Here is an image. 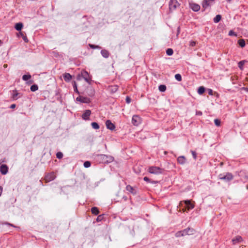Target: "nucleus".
<instances>
[{
    "mask_svg": "<svg viewBox=\"0 0 248 248\" xmlns=\"http://www.w3.org/2000/svg\"><path fill=\"white\" fill-rule=\"evenodd\" d=\"M194 207V202H192L191 201L189 200L181 201L179 203L180 210H182L184 211L191 210L193 209Z\"/></svg>",
    "mask_w": 248,
    "mask_h": 248,
    "instance_id": "nucleus-1",
    "label": "nucleus"
},
{
    "mask_svg": "<svg viewBox=\"0 0 248 248\" xmlns=\"http://www.w3.org/2000/svg\"><path fill=\"white\" fill-rule=\"evenodd\" d=\"M219 179L226 182H230L233 178V175L230 172H226L220 174L218 176Z\"/></svg>",
    "mask_w": 248,
    "mask_h": 248,
    "instance_id": "nucleus-2",
    "label": "nucleus"
},
{
    "mask_svg": "<svg viewBox=\"0 0 248 248\" xmlns=\"http://www.w3.org/2000/svg\"><path fill=\"white\" fill-rule=\"evenodd\" d=\"M99 159L103 163H108L112 162L113 158L111 156H108L105 155H98Z\"/></svg>",
    "mask_w": 248,
    "mask_h": 248,
    "instance_id": "nucleus-3",
    "label": "nucleus"
},
{
    "mask_svg": "<svg viewBox=\"0 0 248 248\" xmlns=\"http://www.w3.org/2000/svg\"><path fill=\"white\" fill-rule=\"evenodd\" d=\"M163 170L158 167L152 166L148 168V171L150 173L158 174L162 172Z\"/></svg>",
    "mask_w": 248,
    "mask_h": 248,
    "instance_id": "nucleus-4",
    "label": "nucleus"
},
{
    "mask_svg": "<svg viewBox=\"0 0 248 248\" xmlns=\"http://www.w3.org/2000/svg\"><path fill=\"white\" fill-rule=\"evenodd\" d=\"M81 75L82 77L84 80L88 83H90L91 81V78H90L88 73L85 70H82L81 72Z\"/></svg>",
    "mask_w": 248,
    "mask_h": 248,
    "instance_id": "nucleus-5",
    "label": "nucleus"
},
{
    "mask_svg": "<svg viewBox=\"0 0 248 248\" xmlns=\"http://www.w3.org/2000/svg\"><path fill=\"white\" fill-rule=\"evenodd\" d=\"M214 1L213 0H204L202 3V8L203 11L208 8L213 4Z\"/></svg>",
    "mask_w": 248,
    "mask_h": 248,
    "instance_id": "nucleus-6",
    "label": "nucleus"
},
{
    "mask_svg": "<svg viewBox=\"0 0 248 248\" xmlns=\"http://www.w3.org/2000/svg\"><path fill=\"white\" fill-rule=\"evenodd\" d=\"M56 177L55 174L54 172H51L47 174L45 177V180L46 183L49 182L53 180Z\"/></svg>",
    "mask_w": 248,
    "mask_h": 248,
    "instance_id": "nucleus-7",
    "label": "nucleus"
},
{
    "mask_svg": "<svg viewBox=\"0 0 248 248\" xmlns=\"http://www.w3.org/2000/svg\"><path fill=\"white\" fill-rule=\"evenodd\" d=\"M140 123V118L138 115H134L132 119V123L136 126L138 125Z\"/></svg>",
    "mask_w": 248,
    "mask_h": 248,
    "instance_id": "nucleus-8",
    "label": "nucleus"
},
{
    "mask_svg": "<svg viewBox=\"0 0 248 248\" xmlns=\"http://www.w3.org/2000/svg\"><path fill=\"white\" fill-rule=\"evenodd\" d=\"M76 100L77 101H79L81 103H89L90 102V100L89 98L86 97H84L82 96H79L77 98Z\"/></svg>",
    "mask_w": 248,
    "mask_h": 248,
    "instance_id": "nucleus-9",
    "label": "nucleus"
},
{
    "mask_svg": "<svg viewBox=\"0 0 248 248\" xmlns=\"http://www.w3.org/2000/svg\"><path fill=\"white\" fill-rule=\"evenodd\" d=\"M178 5V3L177 0H171L169 3L170 9L171 10H174Z\"/></svg>",
    "mask_w": 248,
    "mask_h": 248,
    "instance_id": "nucleus-10",
    "label": "nucleus"
},
{
    "mask_svg": "<svg viewBox=\"0 0 248 248\" xmlns=\"http://www.w3.org/2000/svg\"><path fill=\"white\" fill-rule=\"evenodd\" d=\"M126 190L132 194L133 195H136L137 193V190L136 187H133L130 185H127L126 186Z\"/></svg>",
    "mask_w": 248,
    "mask_h": 248,
    "instance_id": "nucleus-11",
    "label": "nucleus"
},
{
    "mask_svg": "<svg viewBox=\"0 0 248 248\" xmlns=\"http://www.w3.org/2000/svg\"><path fill=\"white\" fill-rule=\"evenodd\" d=\"M106 125L107 128L111 130H113L115 129V126L113 124H112L110 120H107L106 122Z\"/></svg>",
    "mask_w": 248,
    "mask_h": 248,
    "instance_id": "nucleus-12",
    "label": "nucleus"
},
{
    "mask_svg": "<svg viewBox=\"0 0 248 248\" xmlns=\"http://www.w3.org/2000/svg\"><path fill=\"white\" fill-rule=\"evenodd\" d=\"M8 168L6 165L2 164L0 167V171L2 174L5 175L8 172Z\"/></svg>",
    "mask_w": 248,
    "mask_h": 248,
    "instance_id": "nucleus-13",
    "label": "nucleus"
},
{
    "mask_svg": "<svg viewBox=\"0 0 248 248\" xmlns=\"http://www.w3.org/2000/svg\"><path fill=\"white\" fill-rule=\"evenodd\" d=\"M190 8L195 12H198L200 9V6L196 3H192L189 4Z\"/></svg>",
    "mask_w": 248,
    "mask_h": 248,
    "instance_id": "nucleus-14",
    "label": "nucleus"
},
{
    "mask_svg": "<svg viewBox=\"0 0 248 248\" xmlns=\"http://www.w3.org/2000/svg\"><path fill=\"white\" fill-rule=\"evenodd\" d=\"M91 114V110L88 109L86 110L84 113L82 115V118L83 119L85 120H87L89 119V117Z\"/></svg>",
    "mask_w": 248,
    "mask_h": 248,
    "instance_id": "nucleus-15",
    "label": "nucleus"
},
{
    "mask_svg": "<svg viewBox=\"0 0 248 248\" xmlns=\"http://www.w3.org/2000/svg\"><path fill=\"white\" fill-rule=\"evenodd\" d=\"M242 241H243V238L240 235H237L232 239V244L233 245H235L238 243H240Z\"/></svg>",
    "mask_w": 248,
    "mask_h": 248,
    "instance_id": "nucleus-16",
    "label": "nucleus"
},
{
    "mask_svg": "<svg viewBox=\"0 0 248 248\" xmlns=\"http://www.w3.org/2000/svg\"><path fill=\"white\" fill-rule=\"evenodd\" d=\"M1 223L2 225H8V226H11V227H12L13 228H15L16 229V230H18V231H19L20 230V229H21L20 227L17 226H15L14 224L10 223H9L8 222H7V221L2 222Z\"/></svg>",
    "mask_w": 248,
    "mask_h": 248,
    "instance_id": "nucleus-17",
    "label": "nucleus"
},
{
    "mask_svg": "<svg viewBox=\"0 0 248 248\" xmlns=\"http://www.w3.org/2000/svg\"><path fill=\"white\" fill-rule=\"evenodd\" d=\"M1 223L2 225H8V226H11V227H12L13 228H15L16 229V230H18V231H19L20 230V229H21L20 227L17 226H15L14 224L10 223H9L8 222H7V221L2 222Z\"/></svg>",
    "mask_w": 248,
    "mask_h": 248,
    "instance_id": "nucleus-18",
    "label": "nucleus"
},
{
    "mask_svg": "<svg viewBox=\"0 0 248 248\" xmlns=\"http://www.w3.org/2000/svg\"><path fill=\"white\" fill-rule=\"evenodd\" d=\"M108 89L111 93H114L118 90V86L117 85H111L108 87Z\"/></svg>",
    "mask_w": 248,
    "mask_h": 248,
    "instance_id": "nucleus-19",
    "label": "nucleus"
},
{
    "mask_svg": "<svg viewBox=\"0 0 248 248\" xmlns=\"http://www.w3.org/2000/svg\"><path fill=\"white\" fill-rule=\"evenodd\" d=\"M177 161L179 164L184 165L186 162V158L184 156H180L177 158Z\"/></svg>",
    "mask_w": 248,
    "mask_h": 248,
    "instance_id": "nucleus-20",
    "label": "nucleus"
},
{
    "mask_svg": "<svg viewBox=\"0 0 248 248\" xmlns=\"http://www.w3.org/2000/svg\"><path fill=\"white\" fill-rule=\"evenodd\" d=\"M63 78L66 82L70 81L72 79V76L69 73H65L63 75Z\"/></svg>",
    "mask_w": 248,
    "mask_h": 248,
    "instance_id": "nucleus-21",
    "label": "nucleus"
},
{
    "mask_svg": "<svg viewBox=\"0 0 248 248\" xmlns=\"http://www.w3.org/2000/svg\"><path fill=\"white\" fill-rule=\"evenodd\" d=\"M102 56L105 58H108L109 56V52L106 49H102L101 51Z\"/></svg>",
    "mask_w": 248,
    "mask_h": 248,
    "instance_id": "nucleus-22",
    "label": "nucleus"
},
{
    "mask_svg": "<svg viewBox=\"0 0 248 248\" xmlns=\"http://www.w3.org/2000/svg\"><path fill=\"white\" fill-rule=\"evenodd\" d=\"M91 212L93 215L96 216L99 213V210L97 207H93L92 208Z\"/></svg>",
    "mask_w": 248,
    "mask_h": 248,
    "instance_id": "nucleus-23",
    "label": "nucleus"
},
{
    "mask_svg": "<svg viewBox=\"0 0 248 248\" xmlns=\"http://www.w3.org/2000/svg\"><path fill=\"white\" fill-rule=\"evenodd\" d=\"M23 24L22 23H16L15 25V29L17 30V31H21L22 28H23Z\"/></svg>",
    "mask_w": 248,
    "mask_h": 248,
    "instance_id": "nucleus-24",
    "label": "nucleus"
},
{
    "mask_svg": "<svg viewBox=\"0 0 248 248\" xmlns=\"http://www.w3.org/2000/svg\"><path fill=\"white\" fill-rule=\"evenodd\" d=\"M158 90L161 92H164L166 90V86L165 85H160L158 87Z\"/></svg>",
    "mask_w": 248,
    "mask_h": 248,
    "instance_id": "nucleus-25",
    "label": "nucleus"
},
{
    "mask_svg": "<svg viewBox=\"0 0 248 248\" xmlns=\"http://www.w3.org/2000/svg\"><path fill=\"white\" fill-rule=\"evenodd\" d=\"M205 92V88L203 86H201L198 88V93L199 94H202Z\"/></svg>",
    "mask_w": 248,
    "mask_h": 248,
    "instance_id": "nucleus-26",
    "label": "nucleus"
},
{
    "mask_svg": "<svg viewBox=\"0 0 248 248\" xmlns=\"http://www.w3.org/2000/svg\"><path fill=\"white\" fill-rule=\"evenodd\" d=\"M182 231V232L183 233V236H185L186 235H188V233L189 232V227H188L185 229H184Z\"/></svg>",
    "mask_w": 248,
    "mask_h": 248,
    "instance_id": "nucleus-27",
    "label": "nucleus"
},
{
    "mask_svg": "<svg viewBox=\"0 0 248 248\" xmlns=\"http://www.w3.org/2000/svg\"><path fill=\"white\" fill-rule=\"evenodd\" d=\"M238 43L241 47H244L245 46V41L244 39L239 40Z\"/></svg>",
    "mask_w": 248,
    "mask_h": 248,
    "instance_id": "nucleus-28",
    "label": "nucleus"
},
{
    "mask_svg": "<svg viewBox=\"0 0 248 248\" xmlns=\"http://www.w3.org/2000/svg\"><path fill=\"white\" fill-rule=\"evenodd\" d=\"M221 16L219 15H217L214 18V22L215 23H218L221 20Z\"/></svg>",
    "mask_w": 248,
    "mask_h": 248,
    "instance_id": "nucleus-29",
    "label": "nucleus"
},
{
    "mask_svg": "<svg viewBox=\"0 0 248 248\" xmlns=\"http://www.w3.org/2000/svg\"><path fill=\"white\" fill-rule=\"evenodd\" d=\"M245 63V61H241L238 62V67L241 70L243 69V66H244Z\"/></svg>",
    "mask_w": 248,
    "mask_h": 248,
    "instance_id": "nucleus-30",
    "label": "nucleus"
},
{
    "mask_svg": "<svg viewBox=\"0 0 248 248\" xmlns=\"http://www.w3.org/2000/svg\"><path fill=\"white\" fill-rule=\"evenodd\" d=\"M91 125L92 127L95 129H98L99 128V126L98 124L96 122H93L91 123Z\"/></svg>",
    "mask_w": 248,
    "mask_h": 248,
    "instance_id": "nucleus-31",
    "label": "nucleus"
},
{
    "mask_svg": "<svg viewBox=\"0 0 248 248\" xmlns=\"http://www.w3.org/2000/svg\"><path fill=\"white\" fill-rule=\"evenodd\" d=\"M73 86L74 92L78 93V94H79V93L78 90L77 85V83H76V81H73Z\"/></svg>",
    "mask_w": 248,
    "mask_h": 248,
    "instance_id": "nucleus-32",
    "label": "nucleus"
},
{
    "mask_svg": "<svg viewBox=\"0 0 248 248\" xmlns=\"http://www.w3.org/2000/svg\"><path fill=\"white\" fill-rule=\"evenodd\" d=\"M173 53V51L171 48H168L166 50V54L168 56H171Z\"/></svg>",
    "mask_w": 248,
    "mask_h": 248,
    "instance_id": "nucleus-33",
    "label": "nucleus"
},
{
    "mask_svg": "<svg viewBox=\"0 0 248 248\" xmlns=\"http://www.w3.org/2000/svg\"><path fill=\"white\" fill-rule=\"evenodd\" d=\"M38 89V87L37 85L34 84L31 87V90L32 92H35Z\"/></svg>",
    "mask_w": 248,
    "mask_h": 248,
    "instance_id": "nucleus-34",
    "label": "nucleus"
},
{
    "mask_svg": "<svg viewBox=\"0 0 248 248\" xmlns=\"http://www.w3.org/2000/svg\"><path fill=\"white\" fill-rule=\"evenodd\" d=\"M31 78L30 75H24L22 77V79L24 81H27Z\"/></svg>",
    "mask_w": 248,
    "mask_h": 248,
    "instance_id": "nucleus-35",
    "label": "nucleus"
},
{
    "mask_svg": "<svg viewBox=\"0 0 248 248\" xmlns=\"http://www.w3.org/2000/svg\"><path fill=\"white\" fill-rule=\"evenodd\" d=\"M175 78L178 81H181L182 80L181 75L179 74H176L175 75Z\"/></svg>",
    "mask_w": 248,
    "mask_h": 248,
    "instance_id": "nucleus-36",
    "label": "nucleus"
},
{
    "mask_svg": "<svg viewBox=\"0 0 248 248\" xmlns=\"http://www.w3.org/2000/svg\"><path fill=\"white\" fill-rule=\"evenodd\" d=\"M175 236L176 237H181V236H184L183 235V233L182 232V231H179L175 233Z\"/></svg>",
    "mask_w": 248,
    "mask_h": 248,
    "instance_id": "nucleus-37",
    "label": "nucleus"
},
{
    "mask_svg": "<svg viewBox=\"0 0 248 248\" xmlns=\"http://www.w3.org/2000/svg\"><path fill=\"white\" fill-rule=\"evenodd\" d=\"M91 164L90 161H87L84 163V167L85 168H89L91 166Z\"/></svg>",
    "mask_w": 248,
    "mask_h": 248,
    "instance_id": "nucleus-38",
    "label": "nucleus"
},
{
    "mask_svg": "<svg viewBox=\"0 0 248 248\" xmlns=\"http://www.w3.org/2000/svg\"><path fill=\"white\" fill-rule=\"evenodd\" d=\"M56 156L58 158L61 159L63 157V154L62 152H59L56 154Z\"/></svg>",
    "mask_w": 248,
    "mask_h": 248,
    "instance_id": "nucleus-39",
    "label": "nucleus"
},
{
    "mask_svg": "<svg viewBox=\"0 0 248 248\" xmlns=\"http://www.w3.org/2000/svg\"><path fill=\"white\" fill-rule=\"evenodd\" d=\"M20 34H21V36L22 37V38H23V40H24L25 42H26V43L28 42L29 40H28V38H27V36H25V35L23 34V33H22V32H20Z\"/></svg>",
    "mask_w": 248,
    "mask_h": 248,
    "instance_id": "nucleus-40",
    "label": "nucleus"
},
{
    "mask_svg": "<svg viewBox=\"0 0 248 248\" xmlns=\"http://www.w3.org/2000/svg\"><path fill=\"white\" fill-rule=\"evenodd\" d=\"M215 124L219 126L220 125V121L219 119H216L214 120Z\"/></svg>",
    "mask_w": 248,
    "mask_h": 248,
    "instance_id": "nucleus-41",
    "label": "nucleus"
},
{
    "mask_svg": "<svg viewBox=\"0 0 248 248\" xmlns=\"http://www.w3.org/2000/svg\"><path fill=\"white\" fill-rule=\"evenodd\" d=\"M195 232V230L193 228H189V232L188 233V235H192Z\"/></svg>",
    "mask_w": 248,
    "mask_h": 248,
    "instance_id": "nucleus-42",
    "label": "nucleus"
},
{
    "mask_svg": "<svg viewBox=\"0 0 248 248\" xmlns=\"http://www.w3.org/2000/svg\"><path fill=\"white\" fill-rule=\"evenodd\" d=\"M89 46L91 48L93 49L100 48V47L99 46H95L92 44H89Z\"/></svg>",
    "mask_w": 248,
    "mask_h": 248,
    "instance_id": "nucleus-43",
    "label": "nucleus"
},
{
    "mask_svg": "<svg viewBox=\"0 0 248 248\" xmlns=\"http://www.w3.org/2000/svg\"><path fill=\"white\" fill-rule=\"evenodd\" d=\"M18 95V93H17L16 92V93H13V94L12 95L13 98L14 99H16L17 98Z\"/></svg>",
    "mask_w": 248,
    "mask_h": 248,
    "instance_id": "nucleus-44",
    "label": "nucleus"
},
{
    "mask_svg": "<svg viewBox=\"0 0 248 248\" xmlns=\"http://www.w3.org/2000/svg\"><path fill=\"white\" fill-rule=\"evenodd\" d=\"M104 218H96V221H93V223L95 224V222H99L101 221Z\"/></svg>",
    "mask_w": 248,
    "mask_h": 248,
    "instance_id": "nucleus-45",
    "label": "nucleus"
},
{
    "mask_svg": "<svg viewBox=\"0 0 248 248\" xmlns=\"http://www.w3.org/2000/svg\"><path fill=\"white\" fill-rule=\"evenodd\" d=\"M191 154L192 155V156H193V158L195 159H196V157H197V154H196V153L195 151H191Z\"/></svg>",
    "mask_w": 248,
    "mask_h": 248,
    "instance_id": "nucleus-46",
    "label": "nucleus"
},
{
    "mask_svg": "<svg viewBox=\"0 0 248 248\" xmlns=\"http://www.w3.org/2000/svg\"><path fill=\"white\" fill-rule=\"evenodd\" d=\"M131 99L130 97L126 96V102L128 104L130 103L131 102Z\"/></svg>",
    "mask_w": 248,
    "mask_h": 248,
    "instance_id": "nucleus-47",
    "label": "nucleus"
},
{
    "mask_svg": "<svg viewBox=\"0 0 248 248\" xmlns=\"http://www.w3.org/2000/svg\"><path fill=\"white\" fill-rule=\"evenodd\" d=\"M229 35L230 36H232V35H236V34H235V33L233 31H230L229 32Z\"/></svg>",
    "mask_w": 248,
    "mask_h": 248,
    "instance_id": "nucleus-48",
    "label": "nucleus"
},
{
    "mask_svg": "<svg viewBox=\"0 0 248 248\" xmlns=\"http://www.w3.org/2000/svg\"><path fill=\"white\" fill-rule=\"evenodd\" d=\"M196 45V42L193 41H191L190 42V46H194Z\"/></svg>",
    "mask_w": 248,
    "mask_h": 248,
    "instance_id": "nucleus-49",
    "label": "nucleus"
},
{
    "mask_svg": "<svg viewBox=\"0 0 248 248\" xmlns=\"http://www.w3.org/2000/svg\"><path fill=\"white\" fill-rule=\"evenodd\" d=\"M143 180L147 182H151L150 179L148 177H144L143 178Z\"/></svg>",
    "mask_w": 248,
    "mask_h": 248,
    "instance_id": "nucleus-50",
    "label": "nucleus"
},
{
    "mask_svg": "<svg viewBox=\"0 0 248 248\" xmlns=\"http://www.w3.org/2000/svg\"><path fill=\"white\" fill-rule=\"evenodd\" d=\"M208 94L209 95H213V91L212 89H208Z\"/></svg>",
    "mask_w": 248,
    "mask_h": 248,
    "instance_id": "nucleus-51",
    "label": "nucleus"
},
{
    "mask_svg": "<svg viewBox=\"0 0 248 248\" xmlns=\"http://www.w3.org/2000/svg\"><path fill=\"white\" fill-rule=\"evenodd\" d=\"M202 112L201 111H196V115H202Z\"/></svg>",
    "mask_w": 248,
    "mask_h": 248,
    "instance_id": "nucleus-52",
    "label": "nucleus"
},
{
    "mask_svg": "<svg viewBox=\"0 0 248 248\" xmlns=\"http://www.w3.org/2000/svg\"><path fill=\"white\" fill-rule=\"evenodd\" d=\"M241 90H244V91L248 92V88L243 87L241 88Z\"/></svg>",
    "mask_w": 248,
    "mask_h": 248,
    "instance_id": "nucleus-53",
    "label": "nucleus"
},
{
    "mask_svg": "<svg viewBox=\"0 0 248 248\" xmlns=\"http://www.w3.org/2000/svg\"><path fill=\"white\" fill-rule=\"evenodd\" d=\"M16 105L15 104H12L10 106V108H14L15 107H16Z\"/></svg>",
    "mask_w": 248,
    "mask_h": 248,
    "instance_id": "nucleus-54",
    "label": "nucleus"
},
{
    "mask_svg": "<svg viewBox=\"0 0 248 248\" xmlns=\"http://www.w3.org/2000/svg\"><path fill=\"white\" fill-rule=\"evenodd\" d=\"M2 192V187L1 186H0V196L1 195Z\"/></svg>",
    "mask_w": 248,
    "mask_h": 248,
    "instance_id": "nucleus-55",
    "label": "nucleus"
},
{
    "mask_svg": "<svg viewBox=\"0 0 248 248\" xmlns=\"http://www.w3.org/2000/svg\"><path fill=\"white\" fill-rule=\"evenodd\" d=\"M150 182H151L153 184H156L158 183V182L156 181H151Z\"/></svg>",
    "mask_w": 248,
    "mask_h": 248,
    "instance_id": "nucleus-56",
    "label": "nucleus"
},
{
    "mask_svg": "<svg viewBox=\"0 0 248 248\" xmlns=\"http://www.w3.org/2000/svg\"><path fill=\"white\" fill-rule=\"evenodd\" d=\"M245 178L248 180V174L245 175Z\"/></svg>",
    "mask_w": 248,
    "mask_h": 248,
    "instance_id": "nucleus-57",
    "label": "nucleus"
},
{
    "mask_svg": "<svg viewBox=\"0 0 248 248\" xmlns=\"http://www.w3.org/2000/svg\"><path fill=\"white\" fill-rule=\"evenodd\" d=\"M2 42L0 40V46H1L2 45Z\"/></svg>",
    "mask_w": 248,
    "mask_h": 248,
    "instance_id": "nucleus-58",
    "label": "nucleus"
},
{
    "mask_svg": "<svg viewBox=\"0 0 248 248\" xmlns=\"http://www.w3.org/2000/svg\"><path fill=\"white\" fill-rule=\"evenodd\" d=\"M103 215H104L103 214H102V215H99L97 217H102Z\"/></svg>",
    "mask_w": 248,
    "mask_h": 248,
    "instance_id": "nucleus-59",
    "label": "nucleus"
},
{
    "mask_svg": "<svg viewBox=\"0 0 248 248\" xmlns=\"http://www.w3.org/2000/svg\"><path fill=\"white\" fill-rule=\"evenodd\" d=\"M132 232H134V230H132V231L131 232V233L132 234V235H134V234H132Z\"/></svg>",
    "mask_w": 248,
    "mask_h": 248,
    "instance_id": "nucleus-60",
    "label": "nucleus"
},
{
    "mask_svg": "<svg viewBox=\"0 0 248 248\" xmlns=\"http://www.w3.org/2000/svg\"><path fill=\"white\" fill-rule=\"evenodd\" d=\"M244 173V171H240V173H241V174H240V175H242V173Z\"/></svg>",
    "mask_w": 248,
    "mask_h": 248,
    "instance_id": "nucleus-61",
    "label": "nucleus"
},
{
    "mask_svg": "<svg viewBox=\"0 0 248 248\" xmlns=\"http://www.w3.org/2000/svg\"><path fill=\"white\" fill-rule=\"evenodd\" d=\"M232 0H227V2H230Z\"/></svg>",
    "mask_w": 248,
    "mask_h": 248,
    "instance_id": "nucleus-62",
    "label": "nucleus"
},
{
    "mask_svg": "<svg viewBox=\"0 0 248 248\" xmlns=\"http://www.w3.org/2000/svg\"><path fill=\"white\" fill-rule=\"evenodd\" d=\"M7 64H4V67H7Z\"/></svg>",
    "mask_w": 248,
    "mask_h": 248,
    "instance_id": "nucleus-63",
    "label": "nucleus"
},
{
    "mask_svg": "<svg viewBox=\"0 0 248 248\" xmlns=\"http://www.w3.org/2000/svg\"><path fill=\"white\" fill-rule=\"evenodd\" d=\"M247 188L248 189V185L247 186Z\"/></svg>",
    "mask_w": 248,
    "mask_h": 248,
    "instance_id": "nucleus-64",
    "label": "nucleus"
}]
</instances>
